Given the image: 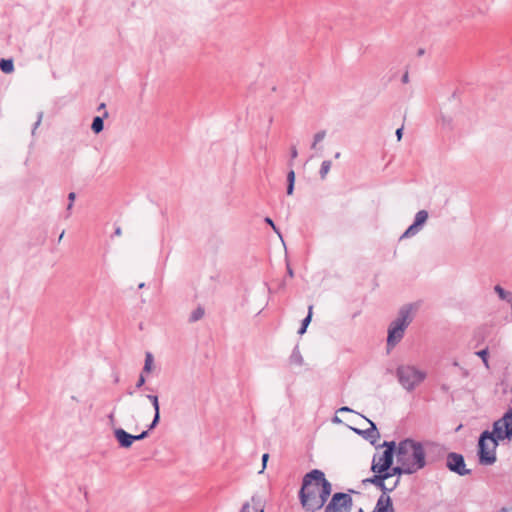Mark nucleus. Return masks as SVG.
Wrapping results in <instances>:
<instances>
[{"label": "nucleus", "instance_id": "12", "mask_svg": "<svg viewBox=\"0 0 512 512\" xmlns=\"http://www.w3.org/2000/svg\"><path fill=\"white\" fill-rule=\"evenodd\" d=\"M427 219L428 212L426 210L418 211L415 215L413 224L406 229V231L402 234L401 239L415 236L422 229Z\"/></svg>", "mask_w": 512, "mask_h": 512}, {"label": "nucleus", "instance_id": "37", "mask_svg": "<svg viewBox=\"0 0 512 512\" xmlns=\"http://www.w3.org/2000/svg\"><path fill=\"white\" fill-rule=\"evenodd\" d=\"M298 156V152H297V149L296 147H292L291 148V158L294 159Z\"/></svg>", "mask_w": 512, "mask_h": 512}, {"label": "nucleus", "instance_id": "42", "mask_svg": "<svg viewBox=\"0 0 512 512\" xmlns=\"http://www.w3.org/2000/svg\"><path fill=\"white\" fill-rule=\"evenodd\" d=\"M104 108H105V104L101 103L98 109L100 110V109H104Z\"/></svg>", "mask_w": 512, "mask_h": 512}, {"label": "nucleus", "instance_id": "5", "mask_svg": "<svg viewBox=\"0 0 512 512\" xmlns=\"http://www.w3.org/2000/svg\"><path fill=\"white\" fill-rule=\"evenodd\" d=\"M499 440L490 433V431H484L478 442V455L479 462L482 465H492L496 462V448Z\"/></svg>", "mask_w": 512, "mask_h": 512}, {"label": "nucleus", "instance_id": "46", "mask_svg": "<svg viewBox=\"0 0 512 512\" xmlns=\"http://www.w3.org/2000/svg\"><path fill=\"white\" fill-rule=\"evenodd\" d=\"M510 305H511V309H512V298H511V302H510Z\"/></svg>", "mask_w": 512, "mask_h": 512}, {"label": "nucleus", "instance_id": "15", "mask_svg": "<svg viewBox=\"0 0 512 512\" xmlns=\"http://www.w3.org/2000/svg\"><path fill=\"white\" fill-rule=\"evenodd\" d=\"M326 137V131L321 130L314 134L311 149L320 150L319 143L322 142Z\"/></svg>", "mask_w": 512, "mask_h": 512}, {"label": "nucleus", "instance_id": "17", "mask_svg": "<svg viewBox=\"0 0 512 512\" xmlns=\"http://www.w3.org/2000/svg\"><path fill=\"white\" fill-rule=\"evenodd\" d=\"M154 358L151 352H146L143 373H150L153 369Z\"/></svg>", "mask_w": 512, "mask_h": 512}, {"label": "nucleus", "instance_id": "7", "mask_svg": "<svg viewBox=\"0 0 512 512\" xmlns=\"http://www.w3.org/2000/svg\"><path fill=\"white\" fill-rule=\"evenodd\" d=\"M499 441L512 438V410H508L502 418L493 424V431L490 432Z\"/></svg>", "mask_w": 512, "mask_h": 512}, {"label": "nucleus", "instance_id": "9", "mask_svg": "<svg viewBox=\"0 0 512 512\" xmlns=\"http://www.w3.org/2000/svg\"><path fill=\"white\" fill-rule=\"evenodd\" d=\"M352 498L346 493H335L325 508V512H350Z\"/></svg>", "mask_w": 512, "mask_h": 512}, {"label": "nucleus", "instance_id": "24", "mask_svg": "<svg viewBox=\"0 0 512 512\" xmlns=\"http://www.w3.org/2000/svg\"><path fill=\"white\" fill-rule=\"evenodd\" d=\"M159 420H160V411H155L154 412V418H153V421L151 422V424L148 426V430H152L154 429L158 423H159Z\"/></svg>", "mask_w": 512, "mask_h": 512}, {"label": "nucleus", "instance_id": "33", "mask_svg": "<svg viewBox=\"0 0 512 512\" xmlns=\"http://www.w3.org/2000/svg\"><path fill=\"white\" fill-rule=\"evenodd\" d=\"M402 83L407 84L409 82V73L406 71L401 78Z\"/></svg>", "mask_w": 512, "mask_h": 512}, {"label": "nucleus", "instance_id": "36", "mask_svg": "<svg viewBox=\"0 0 512 512\" xmlns=\"http://www.w3.org/2000/svg\"><path fill=\"white\" fill-rule=\"evenodd\" d=\"M338 412H339V413H343V412H353V410H352L351 408H349V407L344 406V407L339 408V409H338Z\"/></svg>", "mask_w": 512, "mask_h": 512}, {"label": "nucleus", "instance_id": "16", "mask_svg": "<svg viewBox=\"0 0 512 512\" xmlns=\"http://www.w3.org/2000/svg\"><path fill=\"white\" fill-rule=\"evenodd\" d=\"M494 291L498 295V297L507 302H511L512 294L508 291H506L504 288H502L500 285L494 286Z\"/></svg>", "mask_w": 512, "mask_h": 512}, {"label": "nucleus", "instance_id": "19", "mask_svg": "<svg viewBox=\"0 0 512 512\" xmlns=\"http://www.w3.org/2000/svg\"><path fill=\"white\" fill-rule=\"evenodd\" d=\"M331 166H332V162L330 160H324L321 163L319 175L322 180H324L327 177V175L331 169Z\"/></svg>", "mask_w": 512, "mask_h": 512}, {"label": "nucleus", "instance_id": "8", "mask_svg": "<svg viewBox=\"0 0 512 512\" xmlns=\"http://www.w3.org/2000/svg\"><path fill=\"white\" fill-rule=\"evenodd\" d=\"M400 475L401 474L394 473L392 468L391 472H386L382 475H374L367 481L376 485L381 490H383V493L387 494V492H391L397 487V485L399 484Z\"/></svg>", "mask_w": 512, "mask_h": 512}, {"label": "nucleus", "instance_id": "13", "mask_svg": "<svg viewBox=\"0 0 512 512\" xmlns=\"http://www.w3.org/2000/svg\"><path fill=\"white\" fill-rule=\"evenodd\" d=\"M368 424L369 428L361 430L357 428H351L357 434L362 435L365 439L369 440L372 444H374L379 438L380 434L376 428V425L369 419L362 417Z\"/></svg>", "mask_w": 512, "mask_h": 512}, {"label": "nucleus", "instance_id": "40", "mask_svg": "<svg viewBox=\"0 0 512 512\" xmlns=\"http://www.w3.org/2000/svg\"><path fill=\"white\" fill-rule=\"evenodd\" d=\"M122 234L121 228L118 227L115 229V235L120 236Z\"/></svg>", "mask_w": 512, "mask_h": 512}, {"label": "nucleus", "instance_id": "32", "mask_svg": "<svg viewBox=\"0 0 512 512\" xmlns=\"http://www.w3.org/2000/svg\"><path fill=\"white\" fill-rule=\"evenodd\" d=\"M268 458H269L268 454H266V453L263 454V456H262L263 467H262V470L260 471V473L265 469Z\"/></svg>", "mask_w": 512, "mask_h": 512}, {"label": "nucleus", "instance_id": "44", "mask_svg": "<svg viewBox=\"0 0 512 512\" xmlns=\"http://www.w3.org/2000/svg\"><path fill=\"white\" fill-rule=\"evenodd\" d=\"M335 422H340L339 418L338 417H335L334 419Z\"/></svg>", "mask_w": 512, "mask_h": 512}, {"label": "nucleus", "instance_id": "29", "mask_svg": "<svg viewBox=\"0 0 512 512\" xmlns=\"http://www.w3.org/2000/svg\"><path fill=\"white\" fill-rule=\"evenodd\" d=\"M42 118H43V112H39V114H38V119H37V121H36V123L34 124V127H33V129H32V134H33V135L35 134L36 129L40 126L41 121H42Z\"/></svg>", "mask_w": 512, "mask_h": 512}, {"label": "nucleus", "instance_id": "43", "mask_svg": "<svg viewBox=\"0 0 512 512\" xmlns=\"http://www.w3.org/2000/svg\"><path fill=\"white\" fill-rule=\"evenodd\" d=\"M288 274H289L291 277L293 276V271H292V269H290V268L288 269Z\"/></svg>", "mask_w": 512, "mask_h": 512}, {"label": "nucleus", "instance_id": "38", "mask_svg": "<svg viewBox=\"0 0 512 512\" xmlns=\"http://www.w3.org/2000/svg\"><path fill=\"white\" fill-rule=\"evenodd\" d=\"M250 510V505L248 503L244 504L241 508V511L240 512H249Z\"/></svg>", "mask_w": 512, "mask_h": 512}, {"label": "nucleus", "instance_id": "28", "mask_svg": "<svg viewBox=\"0 0 512 512\" xmlns=\"http://www.w3.org/2000/svg\"><path fill=\"white\" fill-rule=\"evenodd\" d=\"M265 222H266L267 224H269V225L272 227V229L275 231V233H277V234H278V236H279L280 238H282L280 231H279V230H278V228L275 226V224H274V222H273V220H272L271 218L266 217V218H265Z\"/></svg>", "mask_w": 512, "mask_h": 512}, {"label": "nucleus", "instance_id": "26", "mask_svg": "<svg viewBox=\"0 0 512 512\" xmlns=\"http://www.w3.org/2000/svg\"><path fill=\"white\" fill-rule=\"evenodd\" d=\"M479 357H481V359L483 360V363L484 365L488 368L489 367V364H488V354H487V351L486 350H480L476 353Z\"/></svg>", "mask_w": 512, "mask_h": 512}, {"label": "nucleus", "instance_id": "30", "mask_svg": "<svg viewBox=\"0 0 512 512\" xmlns=\"http://www.w3.org/2000/svg\"><path fill=\"white\" fill-rule=\"evenodd\" d=\"M287 182L295 183V172L293 170L289 171L287 174Z\"/></svg>", "mask_w": 512, "mask_h": 512}, {"label": "nucleus", "instance_id": "27", "mask_svg": "<svg viewBox=\"0 0 512 512\" xmlns=\"http://www.w3.org/2000/svg\"><path fill=\"white\" fill-rule=\"evenodd\" d=\"M291 360L293 363H296L298 365H301L303 362L302 356L299 352H294L291 356Z\"/></svg>", "mask_w": 512, "mask_h": 512}, {"label": "nucleus", "instance_id": "39", "mask_svg": "<svg viewBox=\"0 0 512 512\" xmlns=\"http://www.w3.org/2000/svg\"><path fill=\"white\" fill-rule=\"evenodd\" d=\"M108 418H109V421H110L111 425H114V422H115L114 412H111L109 414Z\"/></svg>", "mask_w": 512, "mask_h": 512}, {"label": "nucleus", "instance_id": "35", "mask_svg": "<svg viewBox=\"0 0 512 512\" xmlns=\"http://www.w3.org/2000/svg\"><path fill=\"white\" fill-rule=\"evenodd\" d=\"M402 135H403V128H398L396 130V137H397L398 141H400L402 139Z\"/></svg>", "mask_w": 512, "mask_h": 512}, {"label": "nucleus", "instance_id": "45", "mask_svg": "<svg viewBox=\"0 0 512 512\" xmlns=\"http://www.w3.org/2000/svg\"><path fill=\"white\" fill-rule=\"evenodd\" d=\"M63 234H64V232H62V234H60V237H59L60 240L62 239Z\"/></svg>", "mask_w": 512, "mask_h": 512}, {"label": "nucleus", "instance_id": "11", "mask_svg": "<svg viewBox=\"0 0 512 512\" xmlns=\"http://www.w3.org/2000/svg\"><path fill=\"white\" fill-rule=\"evenodd\" d=\"M447 467L451 471H453L461 476H464V475H467L470 473V470L466 469V465H465L463 456L458 453L448 454Z\"/></svg>", "mask_w": 512, "mask_h": 512}, {"label": "nucleus", "instance_id": "47", "mask_svg": "<svg viewBox=\"0 0 512 512\" xmlns=\"http://www.w3.org/2000/svg\"><path fill=\"white\" fill-rule=\"evenodd\" d=\"M259 512H263V510L261 509Z\"/></svg>", "mask_w": 512, "mask_h": 512}, {"label": "nucleus", "instance_id": "20", "mask_svg": "<svg viewBox=\"0 0 512 512\" xmlns=\"http://www.w3.org/2000/svg\"><path fill=\"white\" fill-rule=\"evenodd\" d=\"M104 128L103 119L100 116H97L93 119L91 129L94 133L98 134L100 133Z\"/></svg>", "mask_w": 512, "mask_h": 512}, {"label": "nucleus", "instance_id": "6", "mask_svg": "<svg viewBox=\"0 0 512 512\" xmlns=\"http://www.w3.org/2000/svg\"><path fill=\"white\" fill-rule=\"evenodd\" d=\"M383 446L386 449L383 452L377 453L373 456L371 469L375 475H382L388 472L393 462V455L395 454V442H384Z\"/></svg>", "mask_w": 512, "mask_h": 512}, {"label": "nucleus", "instance_id": "41", "mask_svg": "<svg viewBox=\"0 0 512 512\" xmlns=\"http://www.w3.org/2000/svg\"><path fill=\"white\" fill-rule=\"evenodd\" d=\"M340 156H341V153H340V152H337V153H335V155H334V157H335L336 159L340 158Z\"/></svg>", "mask_w": 512, "mask_h": 512}, {"label": "nucleus", "instance_id": "22", "mask_svg": "<svg viewBox=\"0 0 512 512\" xmlns=\"http://www.w3.org/2000/svg\"><path fill=\"white\" fill-rule=\"evenodd\" d=\"M146 398L151 402V404H152V406L154 408V412L155 411H160V405H159L158 396L149 394V395L146 396Z\"/></svg>", "mask_w": 512, "mask_h": 512}, {"label": "nucleus", "instance_id": "34", "mask_svg": "<svg viewBox=\"0 0 512 512\" xmlns=\"http://www.w3.org/2000/svg\"><path fill=\"white\" fill-rule=\"evenodd\" d=\"M293 191H294V183H288V186H287V194H288V195H292V194H293Z\"/></svg>", "mask_w": 512, "mask_h": 512}, {"label": "nucleus", "instance_id": "21", "mask_svg": "<svg viewBox=\"0 0 512 512\" xmlns=\"http://www.w3.org/2000/svg\"><path fill=\"white\" fill-rule=\"evenodd\" d=\"M312 309H313V306H309V308H308V315L302 321V326H301V328L298 331V333L300 335H302V334H304L306 332V329H307L309 323L311 322Z\"/></svg>", "mask_w": 512, "mask_h": 512}, {"label": "nucleus", "instance_id": "23", "mask_svg": "<svg viewBox=\"0 0 512 512\" xmlns=\"http://www.w3.org/2000/svg\"><path fill=\"white\" fill-rule=\"evenodd\" d=\"M204 315V311L201 308H197L195 311L192 312L190 320L191 321H197L201 319Z\"/></svg>", "mask_w": 512, "mask_h": 512}, {"label": "nucleus", "instance_id": "2", "mask_svg": "<svg viewBox=\"0 0 512 512\" xmlns=\"http://www.w3.org/2000/svg\"><path fill=\"white\" fill-rule=\"evenodd\" d=\"M332 491L331 484L320 470H312L303 478L299 492L300 503L307 512L320 510Z\"/></svg>", "mask_w": 512, "mask_h": 512}, {"label": "nucleus", "instance_id": "14", "mask_svg": "<svg viewBox=\"0 0 512 512\" xmlns=\"http://www.w3.org/2000/svg\"><path fill=\"white\" fill-rule=\"evenodd\" d=\"M374 512H395L390 496L383 493L377 500Z\"/></svg>", "mask_w": 512, "mask_h": 512}, {"label": "nucleus", "instance_id": "25", "mask_svg": "<svg viewBox=\"0 0 512 512\" xmlns=\"http://www.w3.org/2000/svg\"><path fill=\"white\" fill-rule=\"evenodd\" d=\"M75 198H76V194L74 192H70L68 194V200H69V203L67 205V211L69 212L68 216L70 215V211H71V209L73 207Z\"/></svg>", "mask_w": 512, "mask_h": 512}, {"label": "nucleus", "instance_id": "31", "mask_svg": "<svg viewBox=\"0 0 512 512\" xmlns=\"http://www.w3.org/2000/svg\"><path fill=\"white\" fill-rule=\"evenodd\" d=\"M145 381H146V379H145V377H144V375H143V373H142V374L139 376V379H138V381H137V383H136V387H137V388L142 387V386L145 384Z\"/></svg>", "mask_w": 512, "mask_h": 512}, {"label": "nucleus", "instance_id": "1", "mask_svg": "<svg viewBox=\"0 0 512 512\" xmlns=\"http://www.w3.org/2000/svg\"><path fill=\"white\" fill-rule=\"evenodd\" d=\"M427 442H420L414 439H404L395 444L396 466L393 472L396 474L411 475L424 469L427 465L426 448Z\"/></svg>", "mask_w": 512, "mask_h": 512}, {"label": "nucleus", "instance_id": "4", "mask_svg": "<svg viewBox=\"0 0 512 512\" xmlns=\"http://www.w3.org/2000/svg\"><path fill=\"white\" fill-rule=\"evenodd\" d=\"M399 384L407 392L415 390L427 377V373L413 364H402L396 369Z\"/></svg>", "mask_w": 512, "mask_h": 512}, {"label": "nucleus", "instance_id": "18", "mask_svg": "<svg viewBox=\"0 0 512 512\" xmlns=\"http://www.w3.org/2000/svg\"><path fill=\"white\" fill-rule=\"evenodd\" d=\"M0 69L6 74L12 73L14 71L13 61L11 59H1Z\"/></svg>", "mask_w": 512, "mask_h": 512}, {"label": "nucleus", "instance_id": "3", "mask_svg": "<svg viewBox=\"0 0 512 512\" xmlns=\"http://www.w3.org/2000/svg\"><path fill=\"white\" fill-rule=\"evenodd\" d=\"M418 303H409L402 306L397 317L390 323L387 335V350L391 351L403 339L405 330L413 321Z\"/></svg>", "mask_w": 512, "mask_h": 512}, {"label": "nucleus", "instance_id": "10", "mask_svg": "<svg viewBox=\"0 0 512 512\" xmlns=\"http://www.w3.org/2000/svg\"><path fill=\"white\" fill-rule=\"evenodd\" d=\"M114 437L117 440L119 446L124 449H128L132 446L136 440H142L148 436V431H143L139 435H132L125 431L123 428H114Z\"/></svg>", "mask_w": 512, "mask_h": 512}]
</instances>
